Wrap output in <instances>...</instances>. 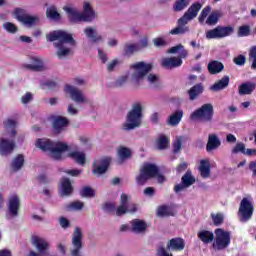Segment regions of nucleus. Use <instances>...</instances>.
I'll return each instance as SVG.
<instances>
[{
	"label": "nucleus",
	"instance_id": "nucleus-8",
	"mask_svg": "<svg viewBox=\"0 0 256 256\" xmlns=\"http://www.w3.org/2000/svg\"><path fill=\"white\" fill-rule=\"evenodd\" d=\"M13 15L19 23L22 25H25V27H33L37 25V22L39 21V18L36 16H31L29 13H27V10L22 8H15L13 11Z\"/></svg>",
	"mask_w": 256,
	"mask_h": 256
},
{
	"label": "nucleus",
	"instance_id": "nucleus-58",
	"mask_svg": "<svg viewBox=\"0 0 256 256\" xmlns=\"http://www.w3.org/2000/svg\"><path fill=\"white\" fill-rule=\"evenodd\" d=\"M247 61V58H245L244 55H238L237 57L234 58L233 62L235 63V65H239L240 67H242V65H245V62Z\"/></svg>",
	"mask_w": 256,
	"mask_h": 256
},
{
	"label": "nucleus",
	"instance_id": "nucleus-48",
	"mask_svg": "<svg viewBox=\"0 0 256 256\" xmlns=\"http://www.w3.org/2000/svg\"><path fill=\"white\" fill-rule=\"evenodd\" d=\"M209 13H211L210 5H208L202 9V11L198 17L199 23H205V19H207V17H209Z\"/></svg>",
	"mask_w": 256,
	"mask_h": 256
},
{
	"label": "nucleus",
	"instance_id": "nucleus-30",
	"mask_svg": "<svg viewBox=\"0 0 256 256\" xmlns=\"http://www.w3.org/2000/svg\"><path fill=\"white\" fill-rule=\"evenodd\" d=\"M181 119H183V111L181 109L176 110L169 116L168 125H170V127H177V125L181 123Z\"/></svg>",
	"mask_w": 256,
	"mask_h": 256
},
{
	"label": "nucleus",
	"instance_id": "nucleus-10",
	"mask_svg": "<svg viewBox=\"0 0 256 256\" xmlns=\"http://www.w3.org/2000/svg\"><path fill=\"white\" fill-rule=\"evenodd\" d=\"M126 213H137V204H129V196L122 193L120 196V205L116 208V216L122 217Z\"/></svg>",
	"mask_w": 256,
	"mask_h": 256
},
{
	"label": "nucleus",
	"instance_id": "nucleus-4",
	"mask_svg": "<svg viewBox=\"0 0 256 256\" xmlns=\"http://www.w3.org/2000/svg\"><path fill=\"white\" fill-rule=\"evenodd\" d=\"M159 173V166L154 163H145L139 170L136 176V183L143 187L149 179H155Z\"/></svg>",
	"mask_w": 256,
	"mask_h": 256
},
{
	"label": "nucleus",
	"instance_id": "nucleus-7",
	"mask_svg": "<svg viewBox=\"0 0 256 256\" xmlns=\"http://www.w3.org/2000/svg\"><path fill=\"white\" fill-rule=\"evenodd\" d=\"M214 233L215 236L212 243L214 251H223V249H227L231 245V232L218 228Z\"/></svg>",
	"mask_w": 256,
	"mask_h": 256
},
{
	"label": "nucleus",
	"instance_id": "nucleus-47",
	"mask_svg": "<svg viewBox=\"0 0 256 256\" xmlns=\"http://www.w3.org/2000/svg\"><path fill=\"white\" fill-rule=\"evenodd\" d=\"M251 35V26L242 25L238 28V37H249Z\"/></svg>",
	"mask_w": 256,
	"mask_h": 256
},
{
	"label": "nucleus",
	"instance_id": "nucleus-27",
	"mask_svg": "<svg viewBox=\"0 0 256 256\" xmlns=\"http://www.w3.org/2000/svg\"><path fill=\"white\" fill-rule=\"evenodd\" d=\"M132 233H145L147 231V223L140 219H134L131 221Z\"/></svg>",
	"mask_w": 256,
	"mask_h": 256
},
{
	"label": "nucleus",
	"instance_id": "nucleus-40",
	"mask_svg": "<svg viewBox=\"0 0 256 256\" xmlns=\"http://www.w3.org/2000/svg\"><path fill=\"white\" fill-rule=\"evenodd\" d=\"M84 33L88 39H92V43H99V41H103V37L101 35H97V32H95V29L92 27H87L84 30Z\"/></svg>",
	"mask_w": 256,
	"mask_h": 256
},
{
	"label": "nucleus",
	"instance_id": "nucleus-45",
	"mask_svg": "<svg viewBox=\"0 0 256 256\" xmlns=\"http://www.w3.org/2000/svg\"><path fill=\"white\" fill-rule=\"evenodd\" d=\"M189 5V0H176L173 10L176 12L183 11Z\"/></svg>",
	"mask_w": 256,
	"mask_h": 256
},
{
	"label": "nucleus",
	"instance_id": "nucleus-20",
	"mask_svg": "<svg viewBox=\"0 0 256 256\" xmlns=\"http://www.w3.org/2000/svg\"><path fill=\"white\" fill-rule=\"evenodd\" d=\"M161 65L164 69H177L183 65V60L177 57L164 58Z\"/></svg>",
	"mask_w": 256,
	"mask_h": 256
},
{
	"label": "nucleus",
	"instance_id": "nucleus-44",
	"mask_svg": "<svg viewBox=\"0 0 256 256\" xmlns=\"http://www.w3.org/2000/svg\"><path fill=\"white\" fill-rule=\"evenodd\" d=\"M170 140L165 135H160L157 140V149L159 151H165V149H168Z\"/></svg>",
	"mask_w": 256,
	"mask_h": 256
},
{
	"label": "nucleus",
	"instance_id": "nucleus-52",
	"mask_svg": "<svg viewBox=\"0 0 256 256\" xmlns=\"http://www.w3.org/2000/svg\"><path fill=\"white\" fill-rule=\"evenodd\" d=\"M211 219L216 227H219V225H222L224 221L223 214L221 213L211 214Z\"/></svg>",
	"mask_w": 256,
	"mask_h": 256
},
{
	"label": "nucleus",
	"instance_id": "nucleus-60",
	"mask_svg": "<svg viewBox=\"0 0 256 256\" xmlns=\"http://www.w3.org/2000/svg\"><path fill=\"white\" fill-rule=\"evenodd\" d=\"M153 43H154L155 47H165V45H167V41H165V39H163L161 37L155 38L153 40Z\"/></svg>",
	"mask_w": 256,
	"mask_h": 256
},
{
	"label": "nucleus",
	"instance_id": "nucleus-41",
	"mask_svg": "<svg viewBox=\"0 0 256 256\" xmlns=\"http://www.w3.org/2000/svg\"><path fill=\"white\" fill-rule=\"evenodd\" d=\"M178 51H180L178 59H185V57H187L188 52H187V50H185V47L182 44L173 46L172 48H170L168 50V53L175 54V53H178Z\"/></svg>",
	"mask_w": 256,
	"mask_h": 256
},
{
	"label": "nucleus",
	"instance_id": "nucleus-56",
	"mask_svg": "<svg viewBox=\"0 0 256 256\" xmlns=\"http://www.w3.org/2000/svg\"><path fill=\"white\" fill-rule=\"evenodd\" d=\"M250 59H253L251 69H256V46H253L249 52Z\"/></svg>",
	"mask_w": 256,
	"mask_h": 256
},
{
	"label": "nucleus",
	"instance_id": "nucleus-26",
	"mask_svg": "<svg viewBox=\"0 0 256 256\" xmlns=\"http://www.w3.org/2000/svg\"><path fill=\"white\" fill-rule=\"evenodd\" d=\"M224 69L225 65L220 61L212 60L208 63V73H210V75H217Z\"/></svg>",
	"mask_w": 256,
	"mask_h": 256
},
{
	"label": "nucleus",
	"instance_id": "nucleus-42",
	"mask_svg": "<svg viewBox=\"0 0 256 256\" xmlns=\"http://www.w3.org/2000/svg\"><path fill=\"white\" fill-rule=\"evenodd\" d=\"M46 17H48V19H52V21L61 20V14L58 13L57 7L55 6H50L49 8H47Z\"/></svg>",
	"mask_w": 256,
	"mask_h": 256
},
{
	"label": "nucleus",
	"instance_id": "nucleus-51",
	"mask_svg": "<svg viewBox=\"0 0 256 256\" xmlns=\"http://www.w3.org/2000/svg\"><path fill=\"white\" fill-rule=\"evenodd\" d=\"M17 125V122L13 119H8L6 122H4V127L6 129H12L11 135L12 137H15L17 135V131L15 130V126Z\"/></svg>",
	"mask_w": 256,
	"mask_h": 256
},
{
	"label": "nucleus",
	"instance_id": "nucleus-25",
	"mask_svg": "<svg viewBox=\"0 0 256 256\" xmlns=\"http://www.w3.org/2000/svg\"><path fill=\"white\" fill-rule=\"evenodd\" d=\"M167 248L172 251H183V249H185V240L183 238H172Z\"/></svg>",
	"mask_w": 256,
	"mask_h": 256
},
{
	"label": "nucleus",
	"instance_id": "nucleus-18",
	"mask_svg": "<svg viewBox=\"0 0 256 256\" xmlns=\"http://www.w3.org/2000/svg\"><path fill=\"white\" fill-rule=\"evenodd\" d=\"M64 91L69 93L72 101H75L76 103H85V101H87L83 95V92L74 86L67 84Z\"/></svg>",
	"mask_w": 256,
	"mask_h": 256
},
{
	"label": "nucleus",
	"instance_id": "nucleus-24",
	"mask_svg": "<svg viewBox=\"0 0 256 256\" xmlns=\"http://www.w3.org/2000/svg\"><path fill=\"white\" fill-rule=\"evenodd\" d=\"M218 147H221V140H219L216 134H210L206 144V151L210 153V151L218 149Z\"/></svg>",
	"mask_w": 256,
	"mask_h": 256
},
{
	"label": "nucleus",
	"instance_id": "nucleus-59",
	"mask_svg": "<svg viewBox=\"0 0 256 256\" xmlns=\"http://www.w3.org/2000/svg\"><path fill=\"white\" fill-rule=\"evenodd\" d=\"M104 211H108V213H113L115 211V203L113 202H106L103 205Z\"/></svg>",
	"mask_w": 256,
	"mask_h": 256
},
{
	"label": "nucleus",
	"instance_id": "nucleus-15",
	"mask_svg": "<svg viewBox=\"0 0 256 256\" xmlns=\"http://www.w3.org/2000/svg\"><path fill=\"white\" fill-rule=\"evenodd\" d=\"M189 21L192 20L184 13V15L178 19V26L170 31V35H184V33H189V28L185 26Z\"/></svg>",
	"mask_w": 256,
	"mask_h": 256
},
{
	"label": "nucleus",
	"instance_id": "nucleus-1",
	"mask_svg": "<svg viewBox=\"0 0 256 256\" xmlns=\"http://www.w3.org/2000/svg\"><path fill=\"white\" fill-rule=\"evenodd\" d=\"M63 10L67 13L70 23H91L96 17L95 10L89 2H84L83 13L71 6H64Z\"/></svg>",
	"mask_w": 256,
	"mask_h": 256
},
{
	"label": "nucleus",
	"instance_id": "nucleus-57",
	"mask_svg": "<svg viewBox=\"0 0 256 256\" xmlns=\"http://www.w3.org/2000/svg\"><path fill=\"white\" fill-rule=\"evenodd\" d=\"M31 101H33V94L31 92H27L21 97V103H23V105H27L31 103Z\"/></svg>",
	"mask_w": 256,
	"mask_h": 256
},
{
	"label": "nucleus",
	"instance_id": "nucleus-11",
	"mask_svg": "<svg viewBox=\"0 0 256 256\" xmlns=\"http://www.w3.org/2000/svg\"><path fill=\"white\" fill-rule=\"evenodd\" d=\"M233 26H217L206 32V39H223L233 35Z\"/></svg>",
	"mask_w": 256,
	"mask_h": 256
},
{
	"label": "nucleus",
	"instance_id": "nucleus-46",
	"mask_svg": "<svg viewBox=\"0 0 256 256\" xmlns=\"http://www.w3.org/2000/svg\"><path fill=\"white\" fill-rule=\"evenodd\" d=\"M83 207H85V203L77 200L74 202H71L70 204L67 205V209L69 211H81V209H83Z\"/></svg>",
	"mask_w": 256,
	"mask_h": 256
},
{
	"label": "nucleus",
	"instance_id": "nucleus-53",
	"mask_svg": "<svg viewBox=\"0 0 256 256\" xmlns=\"http://www.w3.org/2000/svg\"><path fill=\"white\" fill-rule=\"evenodd\" d=\"M56 49H58L57 57H59V59H63V57H67V55L71 53V49L63 47V44L61 47H56Z\"/></svg>",
	"mask_w": 256,
	"mask_h": 256
},
{
	"label": "nucleus",
	"instance_id": "nucleus-3",
	"mask_svg": "<svg viewBox=\"0 0 256 256\" xmlns=\"http://www.w3.org/2000/svg\"><path fill=\"white\" fill-rule=\"evenodd\" d=\"M142 117L143 107L139 103L134 104L131 111H129L126 116L127 123L123 125L124 131H132V129H137V127L141 125Z\"/></svg>",
	"mask_w": 256,
	"mask_h": 256
},
{
	"label": "nucleus",
	"instance_id": "nucleus-36",
	"mask_svg": "<svg viewBox=\"0 0 256 256\" xmlns=\"http://www.w3.org/2000/svg\"><path fill=\"white\" fill-rule=\"evenodd\" d=\"M229 76H224L218 82L211 86L212 91H223L226 87H229Z\"/></svg>",
	"mask_w": 256,
	"mask_h": 256
},
{
	"label": "nucleus",
	"instance_id": "nucleus-33",
	"mask_svg": "<svg viewBox=\"0 0 256 256\" xmlns=\"http://www.w3.org/2000/svg\"><path fill=\"white\" fill-rule=\"evenodd\" d=\"M203 7V4L200 2L193 3L188 10L185 12V14L188 15V17L193 20L197 15H199V11H201V8Z\"/></svg>",
	"mask_w": 256,
	"mask_h": 256
},
{
	"label": "nucleus",
	"instance_id": "nucleus-12",
	"mask_svg": "<svg viewBox=\"0 0 256 256\" xmlns=\"http://www.w3.org/2000/svg\"><path fill=\"white\" fill-rule=\"evenodd\" d=\"M111 161L112 159L109 156H104L102 158L95 160L92 164V173L94 175H103L107 173L111 165Z\"/></svg>",
	"mask_w": 256,
	"mask_h": 256
},
{
	"label": "nucleus",
	"instance_id": "nucleus-29",
	"mask_svg": "<svg viewBox=\"0 0 256 256\" xmlns=\"http://www.w3.org/2000/svg\"><path fill=\"white\" fill-rule=\"evenodd\" d=\"M67 125H69V119L63 116H58L53 121V129H55L57 133H61L63 128L67 127Z\"/></svg>",
	"mask_w": 256,
	"mask_h": 256
},
{
	"label": "nucleus",
	"instance_id": "nucleus-63",
	"mask_svg": "<svg viewBox=\"0 0 256 256\" xmlns=\"http://www.w3.org/2000/svg\"><path fill=\"white\" fill-rule=\"evenodd\" d=\"M157 256H173V254L168 253V251L165 249V247L161 246L157 250Z\"/></svg>",
	"mask_w": 256,
	"mask_h": 256
},
{
	"label": "nucleus",
	"instance_id": "nucleus-17",
	"mask_svg": "<svg viewBox=\"0 0 256 256\" xmlns=\"http://www.w3.org/2000/svg\"><path fill=\"white\" fill-rule=\"evenodd\" d=\"M32 245L36 247L40 255L46 256L47 251H49V242L39 236H32Z\"/></svg>",
	"mask_w": 256,
	"mask_h": 256
},
{
	"label": "nucleus",
	"instance_id": "nucleus-9",
	"mask_svg": "<svg viewBox=\"0 0 256 256\" xmlns=\"http://www.w3.org/2000/svg\"><path fill=\"white\" fill-rule=\"evenodd\" d=\"M255 211V207L253 203L249 201L247 198H243L240 202L238 217L241 223H247L253 217V212Z\"/></svg>",
	"mask_w": 256,
	"mask_h": 256
},
{
	"label": "nucleus",
	"instance_id": "nucleus-2",
	"mask_svg": "<svg viewBox=\"0 0 256 256\" xmlns=\"http://www.w3.org/2000/svg\"><path fill=\"white\" fill-rule=\"evenodd\" d=\"M36 147L42 151H49L57 161L61 160L63 153L69 149V146L65 143H54L49 139H38L36 141Z\"/></svg>",
	"mask_w": 256,
	"mask_h": 256
},
{
	"label": "nucleus",
	"instance_id": "nucleus-64",
	"mask_svg": "<svg viewBox=\"0 0 256 256\" xmlns=\"http://www.w3.org/2000/svg\"><path fill=\"white\" fill-rule=\"evenodd\" d=\"M60 225L62 229H67L70 225V222L67 218L65 217H60Z\"/></svg>",
	"mask_w": 256,
	"mask_h": 256
},
{
	"label": "nucleus",
	"instance_id": "nucleus-19",
	"mask_svg": "<svg viewBox=\"0 0 256 256\" xmlns=\"http://www.w3.org/2000/svg\"><path fill=\"white\" fill-rule=\"evenodd\" d=\"M15 151V140L0 138V155L3 157L11 155Z\"/></svg>",
	"mask_w": 256,
	"mask_h": 256
},
{
	"label": "nucleus",
	"instance_id": "nucleus-61",
	"mask_svg": "<svg viewBox=\"0 0 256 256\" xmlns=\"http://www.w3.org/2000/svg\"><path fill=\"white\" fill-rule=\"evenodd\" d=\"M127 75L121 76L119 79L116 80L115 86L116 87H123L125 83H127Z\"/></svg>",
	"mask_w": 256,
	"mask_h": 256
},
{
	"label": "nucleus",
	"instance_id": "nucleus-28",
	"mask_svg": "<svg viewBox=\"0 0 256 256\" xmlns=\"http://www.w3.org/2000/svg\"><path fill=\"white\" fill-rule=\"evenodd\" d=\"M199 171L203 179H207L211 175V163L209 160L203 159L200 161Z\"/></svg>",
	"mask_w": 256,
	"mask_h": 256
},
{
	"label": "nucleus",
	"instance_id": "nucleus-32",
	"mask_svg": "<svg viewBox=\"0 0 256 256\" xmlns=\"http://www.w3.org/2000/svg\"><path fill=\"white\" fill-rule=\"evenodd\" d=\"M256 89V84L254 82L242 83L239 86V95H251Z\"/></svg>",
	"mask_w": 256,
	"mask_h": 256
},
{
	"label": "nucleus",
	"instance_id": "nucleus-50",
	"mask_svg": "<svg viewBox=\"0 0 256 256\" xmlns=\"http://www.w3.org/2000/svg\"><path fill=\"white\" fill-rule=\"evenodd\" d=\"M81 197H89L93 198L95 197V190L89 186H84L82 190L80 191Z\"/></svg>",
	"mask_w": 256,
	"mask_h": 256
},
{
	"label": "nucleus",
	"instance_id": "nucleus-21",
	"mask_svg": "<svg viewBox=\"0 0 256 256\" xmlns=\"http://www.w3.org/2000/svg\"><path fill=\"white\" fill-rule=\"evenodd\" d=\"M33 64H25V69H28L29 71H36V72H43L47 71V67H45V63H43V60L37 57L32 58Z\"/></svg>",
	"mask_w": 256,
	"mask_h": 256
},
{
	"label": "nucleus",
	"instance_id": "nucleus-6",
	"mask_svg": "<svg viewBox=\"0 0 256 256\" xmlns=\"http://www.w3.org/2000/svg\"><path fill=\"white\" fill-rule=\"evenodd\" d=\"M46 40L50 43H53V41H58L53 44L54 47H62V45H65V43L75 45V39H73V36L62 30H54L50 32L46 35Z\"/></svg>",
	"mask_w": 256,
	"mask_h": 256
},
{
	"label": "nucleus",
	"instance_id": "nucleus-14",
	"mask_svg": "<svg viewBox=\"0 0 256 256\" xmlns=\"http://www.w3.org/2000/svg\"><path fill=\"white\" fill-rule=\"evenodd\" d=\"M195 177L191 173V170L186 171V173L181 178V184H177L174 186L175 193H181L183 189H187V187H191L194 185Z\"/></svg>",
	"mask_w": 256,
	"mask_h": 256
},
{
	"label": "nucleus",
	"instance_id": "nucleus-13",
	"mask_svg": "<svg viewBox=\"0 0 256 256\" xmlns=\"http://www.w3.org/2000/svg\"><path fill=\"white\" fill-rule=\"evenodd\" d=\"M132 69L135 70V73L133 74V77L137 81H141L143 77L147 75V73H150L153 69V64H147L145 62H138L132 65Z\"/></svg>",
	"mask_w": 256,
	"mask_h": 256
},
{
	"label": "nucleus",
	"instance_id": "nucleus-55",
	"mask_svg": "<svg viewBox=\"0 0 256 256\" xmlns=\"http://www.w3.org/2000/svg\"><path fill=\"white\" fill-rule=\"evenodd\" d=\"M3 27L8 33H17L18 31L17 26L11 22H6L5 24H3Z\"/></svg>",
	"mask_w": 256,
	"mask_h": 256
},
{
	"label": "nucleus",
	"instance_id": "nucleus-35",
	"mask_svg": "<svg viewBox=\"0 0 256 256\" xmlns=\"http://www.w3.org/2000/svg\"><path fill=\"white\" fill-rule=\"evenodd\" d=\"M117 155L119 157V160L123 163V161H127V159H131L133 152H131V149L125 146H119L117 150Z\"/></svg>",
	"mask_w": 256,
	"mask_h": 256
},
{
	"label": "nucleus",
	"instance_id": "nucleus-5",
	"mask_svg": "<svg viewBox=\"0 0 256 256\" xmlns=\"http://www.w3.org/2000/svg\"><path fill=\"white\" fill-rule=\"evenodd\" d=\"M215 115V109L213 104L206 103L200 108L196 109L191 115L190 119L192 121H202L203 123H212L213 116Z\"/></svg>",
	"mask_w": 256,
	"mask_h": 256
},
{
	"label": "nucleus",
	"instance_id": "nucleus-37",
	"mask_svg": "<svg viewBox=\"0 0 256 256\" xmlns=\"http://www.w3.org/2000/svg\"><path fill=\"white\" fill-rule=\"evenodd\" d=\"M25 165V156L23 154H18L11 163V168L13 171H20Z\"/></svg>",
	"mask_w": 256,
	"mask_h": 256
},
{
	"label": "nucleus",
	"instance_id": "nucleus-16",
	"mask_svg": "<svg viewBox=\"0 0 256 256\" xmlns=\"http://www.w3.org/2000/svg\"><path fill=\"white\" fill-rule=\"evenodd\" d=\"M19 209H21V200L17 194H13L8 199V213L10 217H17L19 215Z\"/></svg>",
	"mask_w": 256,
	"mask_h": 256
},
{
	"label": "nucleus",
	"instance_id": "nucleus-49",
	"mask_svg": "<svg viewBox=\"0 0 256 256\" xmlns=\"http://www.w3.org/2000/svg\"><path fill=\"white\" fill-rule=\"evenodd\" d=\"M183 147V136L177 137L173 143V153L177 155Z\"/></svg>",
	"mask_w": 256,
	"mask_h": 256
},
{
	"label": "nucleus",
	"instance_id": "nucleus-31",
	"mask_svg": "<svg viewBox=\"0 0 256 256\" xmlns=\"http://www.w3.org/2000/svg\"><path fill=\"white\" fill-rule=\"evenodd\" d=\"M204 88H203V84L198 83L196 85H194L193 87H191L188 90V95L190 98V101H195V99H197L199 97V95H201V93H203Z\"/></svg>",
	"mask_w": 256,
	"mask_h": 256
},
{
	"label": "nucleus",
	"instance_id": "nucleus-38",
	"mask_svg": "<svg viewBox=\"0 0 256 256\" xmlns=\"http://www.w3.org/2000/svg\"><path fill=\"white\" fill-rule=\"evenodd\" d=\"M137 51H139L138 44L126 43L124 45L122 55L123 57H131L134 53H137Z\"/></svg>",
	"mask_w": 256,
	"mask_h": 256
},
{
	"label": "nucleus",
	"instance_id": "nucleus-62",
	"mask_svg": "<svg viewBox=\"0 0 256 256\" xmlns=\"http://www.w3.org/2000/svg\"><path fill=\"white\" fill-rule=\"evenodd\" d=\"M38 181L40 183H43L44 185H47L48 183H51V181H49V178L47 177L46 174H40L38 177H37Z\"/></svg>",
	"mask_w": 256,
	"mask_h": 256
},
{
	"label": "nucleus",
	"instance_id": "nucleus-22",
	"mask_svg": "<svg viewBox=\"0 0 256 256\" xmlns=\"http://www.w3.org/2000/svg\"><path fill=\"white\" fill-rule=\"evenodd\" d=\"M73 184L71 180L67 177L61 178V197H70L73 195Z\"/></svg>",
	"mask_w": 256,
	"mask_h": 256
},
{
	"label": "nucleus",
	"instance_id": "nucleus-34",
	"mask_svg": "<svg viewBox=\"0 0 256 256\" xmlns=\"http://www.w3.org/2000/svg\"><path fill=\"white\" fill-rule=\"evenodd\" d=\"M222 17L223 13H221V10H213L206 19V25H217Z\"/></svg>",
	"mask_w": 256,
	"mask_h": 256
},
{
	"label": "nucleus",
	"instance_id": "nucleus-23",
	"mask_svg": "<svg viewBox=\"0 0 256 256\" xmlns=\"http://www.w3.org/2000/svg\"><path fill=\"white\" fill-rule=\"evenodd\" d=\"M197 237L204 245H209L215 241V234L209 230H200Z\"/></svg>",
	"mask_w": 256,
	"mask_h": 256
},
{
	"label": "nucleus",
	"instance_id": "nucleus-54",
	"mask_svg": "<svg viewBox=\"0 0 256 256\" xmlns=\"http://www.w3.org/2000/svg\"><path fill=\"white\" fill-rule=\"evenodd\" d=\"M245 143L243 142H238L235 147L232 149V153L237 155V153H242L243 155H245Z\"/></svg>",
	"mask_w": 256,
	"mask_h": 256
},
{
	"label": "nucleus",
	"instance_id": "nucleus-43",
	"mask_svg": "<svg viewBox=\"0 0 256 256\" xmlns=\"http://www.w3.org/2000/svg\"><path fill=\"white\" fill-rule=\"evenodd\" d=\"M157 215L159 217H171L173 216V209L167 205H161L157 209Z\"/></svg>",
	"mask_w": 256,
	"mask_h": 256
},
{
	"label": "nucleus",
	"instance_id": "nucleus-39",
	"mask_svg": "<svg viewBox=\"0 0 256 256\" xmlns=\"http://www.w3.org/2000/svg\"><path fill=\"white\" fill-rule=\"evenodd\" d=\"M68 157L78 163V165H85L86 158L85 153H81L78 151H72L68 154Z\"/></svg>",
	"mask_w": 256,
	"mask_h": 256
}]
</instances>
